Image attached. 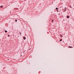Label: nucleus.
<instances>
[{
  "instance_id": "39448f33",
  "label": "nucleus",
  "mask_w": 74,
  "mask_h": 74,
  "mask_svg": "<svg viewBox=\"0 0 74 74\" xmlns=\"http://www.w3.org/2000/svg\"><path fill=\"white\" fill-rule=\"evenodd\" d=\"M69 48H71L72 47L69 46Z\"/></svg>"
},
{
  "instance_id": "0eeeda50",
  "label": "nucleus",
  "mask_w": 74,
  "mask_h": 74,
  "mask_svg": "<svg viewBox=\"0 0 74 74\" xmlns=\"http://www.w3.org/2000/svg\"><path fill=\"white\" fill-rule=\"evenodd\" d=\"M17 21V20H15V22H16V21Z\"/></svg>"
},
{
  "instance_id": "f8f14e48",
  "label": "nucleus",
  "mask_w": 74,
  "mask_h": 74,
  "mask_svg": "<svg viewBox=\"0 0 74 74\" xmlns=\"http://www.w3.org/2000/svg\"><path fill=\"white\" fill-rule=\"evenodd\" d=\"M57 11H58V10H57Z\"/></svg>"
},
{
  "instance_id": "1a4fd4ad",
  "label": "nucleus",
  "mask_w": 74,
  "mask_h": 74,
  "mask_svg": "<svg viewBox=\"0 0 74 74\" xmlns=\"http://www.w3.org/2000/svg\"><path fill=\"white\" fill-rule=\"evenodd\" d=\"M8 37H9V36H10V35H8Z\"/></svg>"
},
{
  "instance_id": "7ed1b4c3",
  "label": "nucleus",
  "mask_w": 74,
  "mask_h": 74,
  "mask_svg": "<svg viewBox=\"0 0 74 74\" xmlns=\"http://www.w3.org/2000/svg\"><path fill=\"white\" fill-rule=\"evenodd\" d=\"M62 41V39H60V41Z\"/></svg>"
},
{
  "instance_id": "f257e3e1",
  "label": "nucleus",
  "mask_w": 74,
  "mask_h": 74,
  "mask_svg": "<svg viewBox=\"0 0 74 74\" xmlns=\"http://www.w3.org/2000/svg\"><path fill=\"white\" fill-rule=\"evenodd\" d=\"M67 18H70V16H67Z\"/></svg>"
},
{
  "instance_id": "6e6552de",
  "label": "nucleus",
  "mask_w": 74,
  "mask_h": 74,
  "mask_svg": "<svg viewBox=\"0 0 74 74\" xmlns=\"http://www.w3.org/2000/svg\"><path fill=\"white\" fill-rule=\"evenodd\" d=\"M58 8H56V10H58Z\"/></svg>"
},
{
  "instance_id": "9b49d317",
  "label": "nucleus",
  "mask_w": 74,
  "mask_h": 74,
  "mask_svg": "<svg viewBox=\"0 0 74 74\" xmlns=\"http://www.w3.org/2000/svg\"><path fill=\"white\" fill-rule=\"evenodd\" d=\"M52 22H53V20H52Z\"/></svg>"
},
{
  "instance_id": "20e7f679",
  "label": "nucleus",
  "mask_w": 74,
  "mask_h": 74,
  "mask_svg": "<svg viewBox=\"0 0 74 74\" xmlns=\"http://www.w3.org/2000/svg\"><path fill=\"white\" fill-rule=\"evenodd\" d=\"M0 7H1V8H3V6H0Z\"/></svg>"
},
{
  "instance_id": "f03ea898",
  "label": "nucleus",
  "mask_w": 74,
  "mask_h": 74,
  "mask_svg": "<svg viewBox=\"0 0 74 74\" xmlns=\"http://www.w3.org/2000/svg\"><path fill=\"white\" fill-rule=\"evenodd\" d=\"M23 38L24 40H25L26 39V38L25 37H24Z\"/></svg>"
},
{
  "instance_id": "9d476101",
  "label": "nucleus",
  "mask_w": 74,
  "mask_h": 74,
  "mask_svg": "<svg viewBox=\"0 0 74 74\" xmlns=\"http://www.w3.org/2000/svg\"><path fill=\"white\" fill-rule=\"evenodd\" d=\"M61 37H62V35H61Z\"/></svg>"
},
{
  "instance_id": "423d86ee",
  "label": "nucleus",
  "mask_w": 74,
  "mask_h": 74,
  "mask_svg": "<svg viewBox=\"0 0 74 74\" xmlns=\"http://www.w3.org/2000/svg\"><path fill=\"white\" fill-rule=\"evenodd\" d=\"M5 33H7V31H5Z\"/></svg>"
}]
</instances>
